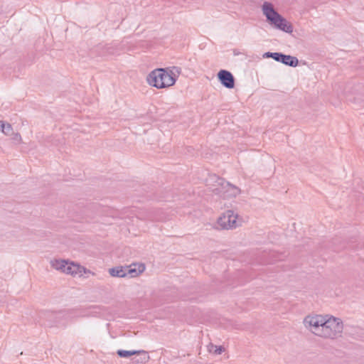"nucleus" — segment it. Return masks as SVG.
I'll list each match as a JSON object with an SVG mask.
<instances>
[{
	"mask_svg": "<svg viewBox=\"0 0 364 364\" xmlns=\"http://www.w3.org/2000/svg\"><path fill=\"white\" fill-rule=\"evenodd\" d=\"M218 78L223 86L228 89L235 87V77L228 70H220L218 73Z\"/></svg>",
	"mask_w": 364,
	"mask_h": 364,
	"instance_id": "nucleus-8",
	"label": "nucleus"
},
{
	"mask_svg": "<svg viewBox=\"0 0 364 364\" xmlns=\"http://www.w3.org/2000/svg\"><path fill=\"white\" fill-rule=\"evenodd\" d=\"M148 83L158 89L172 86L176 82L175 75L166 68H158L151 71L146 77Z\"/></svg>",
	"mask_w": 364,
	"mask_h": 364,
	"instance_id": "nucleus-2",
	"label": "nucleus"
},
{
	"mask_svg": "<svg viewBox=\"0 0 364 364\" xmlns=\"http://www.w3.org/2000/svg\"><path fill=\"white\" fill-rule=\"evenodd\" d=\"M4 122L0 121V132H2V129H4Z\"/></svg>",
	"mask_w": 364,
	"mask_h": 364,
	"instance_id": "nucleus-21",
	"label": "nucleus"
},
{
	"mask_svg": "<svg viewBox=\"0 0 364 364\" xmlns=\"http://www.w3.org/2000/svg\"><path fill=\"white\" fill-rule=\"evenodd\" d=\"M51 267L57 270H60L62 272L65 273L66 267L68 262L65 260H53L50 262Z\"/></svg>",
	"mask_w": 364,
	"mask_h": 364,
	"instance_id": "nucleus-15",
	"label": "nucleus"
},
{
	"mask_svg": "<svg viewBox=\"0 0 364 364\" xmlns=\"http://www.w3.org/2000/svg\"><path fill=\"white\" fill-rule=\"evenodd\" d=\"M324 321L326 323L321 326L319 337L333 340L341 336L343 324L340 318L326 315Z\"/></svg>",
	"mask_w": 364,
	"mask_h": 364,
	"instance_id": "nucleus-3",
	"label": "nucleus"
},
{
	"mask_svg": "<svg viewBox=\"0 0 364 364\" xmlns=\"http://www.w3.org/2000/svg\"><path fill=\"white\" fill-rule=\"evenodd\" d=\"M2 133L6 136H11L14 134V130L12 126L9 123H5L4 124V129H2Z\"/></svg>",
	"mask_w": 364,
	"mask_h": 364,
	"instance_id": "nucleus-17",
	"label": "nucleus"
},
{
	"mask_svg": "<svg viewBox=\"0 0 364 364\" xmlns=\"http://www.w3.org/2000/svg\"><path fill=\"white\" fill-rule=\"evenodd\" d=\"M238 215L233 210H228L225 211L218 220V224L221 229H232L240 225L238 220Z\"/></svg>",
	"mask_w": 364,
	"mask_h": 364,
	"instance_id": "nucleus-5",
	"label": "nucleus"
},
{
	"mask_svg": "<svg viewBox=\"0 0 364 364\" xmlns=\"http://www.w3.org/2000/svg\"><path fill=\"white\" fill-rule=\"evenodd\" d=\"M11 136V139L14 141H16V142H20L21 141V134L19 133H15L14 132V134Z\"/></svg>",
	"mask_w": 364,
	"mask_h": 364,
	"instance_id": "nucleus-20",
	"label": "nucleus"
},
{
	"mask_svg": "<svg viewBox=\"0 0 364 364\" xmlns=\"http://www.w3.org/2000/svg\"><path fill=\"white\" fill-rule=\"evenodd\" d=\"M326 316L322 315H308L304 319V326L316 336H320L321 326L326 323L324 321Z\"/></svg>",
	"mask_w": 364,
	"mask_h": 364,
	"instance_id": "nucleus-4",
	"label": "nucleus"
},
{
	"mask_svg": "<svg viewBox=\"0 0 364 364\" xmlns=\"http://www.w3.org/2000/svg\"><path fill=\"white\" fill-rule=\"evenodd\" d=\"M145 270V266L143 264H134L129 267H126L127 276L129 275L130 277H137L140 273Z\"/></svg>",
	"mask_w": 364,
	"mask_h": 364,
	"instance_id": "nucleus-13",
	"label": "nucleus"
},
{
	"mask_svg": "<svg viewBox=\"0 0 364 364\" xmlns=\"http://www.w3.org/2000/svg\"><path fill=\"white\" fill-rule=\"evenodd\" d=\"M87 272H90V271H87L85 267L74 262L68 263L65 269V274H71L73 276H82L83 273H86Z\"/></svg>",
	"mask_w": 364,
	"mask_h": 364,
	"instance_id": "nucleus-12",
	"label": "nucleus"
},
{
	"mask_svg": "<svg viewBox=\"0 0 364 364\" xmlns=\"http://www.w3.org/2000/svg\"><path fill=\"white\" fill-rule=\"evenodd\" d=\"M109 273L112 277H127L126 267H116L109 269Z\"/></svg>",
	"mask_w": 364,
	"mask_h": 364,
	"instance_id": "nucleus-14",
	"label": "nucleus"
},
{
	"mask_svg": "<svg viewBox=\"0 0 364 364\" xmlns=\"http://www.w3.org/2000/svg\"><path fill=\"white\" fill-rule=\"evenodd\" d=\"M277 54H278V52H274V53L266 52L264 53L263 58H271L274 59V60H276V58H277Z\"/></svg>",
	"mask_w": 364,
	"mask_h": 364,
	"instance_id": "nucleus-19",
	"label": "nucleus"
},
{
	"mask_svg": "<svg viewBox=\"0 0 364 364\" xmlns=\"http://www.w3.org/2000/svg\"><path fill=\"white\" fill-rule=\"evenodd\" d=\"M114 53L115 48L109 45L99 44L92 49V53L102 57L114 55Z\"/></svg>",
	"mask_w": 364,
	"mask_h": 364,
	"instance_id": "nucleus-10",
	"label": "nucleus"
},
{
	"mask_svg": "<svg viewBox=\"0 0 364 364\" xmlns=\"http://www.w3.org/2000/svg\"><path fill=\"white\" fill-rule=\"evenodd\" d=\"M168 72H172L173 74L175 75L176 80H177L178 76L181 73V68L178 67L173 66L171 68H166Z\"/></svg>",
	"mask_w": 364,
	"mask_h": 364,
	"instance_id": "nucleus-18",
	"label": "nucleus"
},
{
	"mask_svg": "<svg viewBox=\"0 0 364 364\" xmlns=\"http://www.w3.org/2000/svg\"><path fill=\"white\" fill-rule=\"evenodd\" d=\"M117 354L120 358H129L134 355H141L143 354L144 357L140 358V359L136 360L135 362L136 363H146L149 360V356L147 355V352L144 350H126L119 349L117 351Z\"/></svg>",
	"mask_w": 364,
	"mask_h": 364,
	"instance_id": "nucleus-9",
	"label": "nucleus"
},
{
	"mask_svg": "<svg viewBox=\"0 0 364 364\" xmlns=\"http://www.w3.org/2000/svg\"><path fill=\"white\" fill-rule=\"evenodd\" d=\"M68 317L67 313L65 311L53 312L46 311L42 314V318L45 319L44 325L48 327H53L54 326L63 325L66 326V323H63V319H65Z\"/></svg>",
	"mask_w": 364,
	"mask_h": 364,
	"instance_id": "nucleus-6",
	"label": "nucleus"
},
{
	"mask_svg": "<svg viewBox=\"0 0 364 364\" xmlns=\"http://www.w3.org/2000/svg\"><path fill=\"white\" fill-rule=\"evenodd\" d=\"M217 182L221 186V192L224 198L236 197L241 192L238 187L225 181L223 178H218Z\"/></svg>",
	"mask_w": 364,
	"mask_h": 364,
	"instance_id": "nucleus-7",
	"label": "nucleus"
},
{
	"mask_svg": "<svg viewBox=\"0 0 364 364\" xmlns=\"http://www.w3.org/2000/svg\"><path fill=\"white\" fill-rule=\"evenodd\" d=\"M262 9L267 22L275 28L287 33H291L293 32L292 25L274 9L271 3L265 1Z\"/></svg>",
	"mask_w": 364,
	"mask_h": 364,
	"instance_id": "nucleus-1",
	"label": "nucleus"
},
{
	"mask_svg": "<svg viewBox=\"0 0 364 364\" xmlns=\"http://www.w3.org/2000/svg\"><path fill=\"white\" fill-rule=\"evenodd\" d=\"M208 350L210 353H214L215 355H220L223 352L225 351V348H224V347H223L221 346H215V345L211 344L208 347Z\"/></svg>",
	"mask_w": 364,
	"mask_h": 364,
	"instance_id": "nucleus-16",
	"label": "nucleus"
},
{
	"mask_svg": "<svg viewBox=\"0 0 364 364\" xmlns=\"http://www.w3.org/2000/svg\"><path fill=\"white\" fill-rule=\"evenodd\" d=\"M275 61L293 68H295L299 65V60L296 57L279 52Z\"/></svg>",
	"mask_w": 364,
	"mask_h": 364,
	"instance_id": "nucleus-11",
	"label": "nucleus"
}]
</instances>
